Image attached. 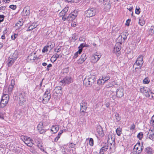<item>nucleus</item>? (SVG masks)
I'll list each match as a JSON object with an SVG mask.
<instances>
[{
	"instance_id": "nucleus-34",
	"label": "nucleus",
	"mask_w": 154,
	"mask_h": 154,
	"mask_svg": "<svg viewBox=\"0 0 154 154\" xmlns=\"http://www.w3.org/2000/svg\"><path fill=\"white\" fill-rule=\"evenodd\" d=\"M149 35H152L154 33V26H151L149 29Z\"/></svg>"
},
{
	"instance_id": "nucleus-38",
	"label": "nucleus",
	"mask_w": 154,
	"mask_h": 154,
	"mask_svg": "<svg viewBox=\"0 0 154 154\" xmlns=\"http://www.w3.org/2000/svg\"><path fill=\"white\" fill-rule=\"evenodd\" d=\"M18 56L17 52V51H15L13 54L12 55H11L10 57H12V58H13L14 60H16L18 57Z\"/></svg>"
},
{
	"instance_id": "nucleus-56",
	"label": "nucleus",
	"mask_w": 154,
	"mask_h": 154,
	"mask_svg": "<svg viewBox=\"0 0 154 154\" xmlns=\"http://www.w3.org/2000/svg\"><path fill=\"white\" fill-rule=\"evenodd\" d=\"M76 145V144H73L72 143H70L69 144V146L71 148H74Z\"/></svg>"
},
{
	"instance_id": "nucleus-16",
	"label": "nucleus",
	"mask_w": 154,
	"mask_h": 154,
	"mask_svg": "<svg viewBox=\"0 0 154 154\" xmlns=\"http://www.w3.org/2000/svg\"><path fill=\"white\" fill-rule=\"evenodd\" d=\"M101 57V55L100 53L96 52L92 57V60L94 61V62H96L99 60Z\"/></svg>"
},
{
	"instance_id": "nucleus-28",
	"label": "nucleus",
	"mask_w": 154,
	"mask_h": 154,
	"mask_svg": "<svg viewBox=\"0 0 154 154\" xmlns=\"http://www.w3.org/2000/svg\"><path fill=\"white\" fill-rule=\"evenodd\" d=\"M145 151L148 154H152L154 153V150L149 147L146 148L145 149Z\"/></svg>"
},
{
	"instance_id": "nucleus-27",
	"label": "nucleus",
	"mask_w": 154,
	"mask_h": 154,
	"mask_svg": "<svg viewBox=\"0 0 154 154\" xmlns=\"http://www.w3.org/2000/svg\"><path fill=\"white\" fill-rule=\"evenodd\" d=\"M38 24L36 23H33L29 27L27 31H31L36 28Z\"/></svg>"
},
{
	"instance_id": "nucleus-29",
	"label": "nucleus",
	"mask_w": 154,
	"mask_h": 154,
	"mask_svg": "<svg viewBox=\"0 0 154 154\" xmlns=\"http://www.w3.org/2000/svg\"><path fill=\"white\" fill-rule=\"evenodd\" d=\"M81 110H86L87 107V104L84 101H82L80 104Z\"/></svg>"
},
{
	"instance_id": "nucleus-19",
	"label": "nucleus",
	"mask_w": 154,
	"mask_h": 154,
	"mask_svg": "<svg viewBox=\"0 0 154 154\" xmlns=\"http://www.w3.org/2000/svg\"><path fill=\"white\" fill-rule=\"evenodd\" d=\"M77 16V11L76 12L75 11L73 12L72 13H71L68 16V18H69V20L72 21L75 19Z\"/></svg>"
},
{
	"instance_id": "nucleus-51",
	"label": "nucleus",
	"mask_w": 154,
	"mask_h": 154,
	"mask_svg": "<svg viewBox=\"0 0 154 154\" xmlns=\"http://www.w3.org/2000/svg\"><path fill=\"white\" fill-rule=\"evenodd\" d=\"M9 8L13 10H15L17 8V6L16 5H10Z\"/></svg>"
},
{
	"instance_id": "nucleus-24",
	"label": "nucleus",
	"mask_w": 154,
	"mask_h": 154,
	"mask_svg": "<svg viewBox=\"0 0 154 154\" xmlns=\"http://www.w3.org/2000/svg\"><path fill=\"white\" fill-rule=\"evenodd\" d=\"M150 128L149 131V139L153 140L154 139V128L152 129Z\"/></svg>"
},
{
	"instance_id": "nucleus-14",
	"label": "nucleus",
	"mask_w": 154,
	"mask_h": 154,
	"mask_svg": "<svg viewBox=\"0 0 154 154\" xmlns=\"http://www.w3.org/2000/svg\"><path fill=\"white\" fill-rule=\"evenodd\" d=\"M142 146H140V143H137L134 146V149L135 151L136 150V152L139 154L142 150Z\"/></svg>"
},
{
	"instance_id": "nucleus-36",
	"label": "nucleus",
	"mask_w": 154,
	"mask_h": 154,
	"mask_svg": "<svg viewBox=\"0 0 154 154\" xmlns=\"http://www.w3.org/2000/svg\"><path fill=\"white\" fill-rule=\"evenodd\" d=\"M47 46L48 48H50V49H52L54 47V45L51 42H48L47 44Z\"/></svg>"
},
{
	"instance_id": "nucleus-22",
	"label": "nucleus",
	"mask_w": 154,
	"mask_h": 154,
	"mask_svg": "<svg viewBox=\"0 0 154 154\" xmlns=\"http://www.w3.org/2000/svg\"><path fill=\"white\" fill-rule=\"evenodd\" d=\"M14 81L12 80L11 81V85H9L8 88L7 93L6 94H11L12 91L13 90V88L14 86Z\"/></svg>"
},
{
	"instance_id": "nucleus-62",
	"label": "nucleus",
	"mask_w": 154,
	"mask_h": 154,
	"mask_svg": "<svg viewBox=\"0 0 154 154\" xmlns=\"http://www.w3.org/2000/svg\"><path fill=\"white\" fill-rule=\"evenodd\" d=\"M127 9L128 10H129L130 11H131L133 9V7L130 5L128 6V8H127Z\"/></svg>"
},
{
	"instance_id": "nucleus-58",
	"label": "nucleus",
	"mask_w": 154,
	"mask_h": 154,
	"mask_svg": "<svg viewBox=\"0 0 154 154\" xmlns=\"http://www.w3.org/2000/svg\"><path fill=\"white\" fill-rule=\"evenodd\" d=\"M62 19L64 21L66 20H69V18H68V16H64L62 17Z\"/></svg>"
},
{
	"instance_id": "nucleus-2",
	"label": "nucleus",
	"mask_w": 154,
	"mask_h": 154,
	"mask_svg": "<svg viewBox=\"0 0 154 154\" xmlns=\"http://www.w3.org/2000/svg\"><path fill=\"white\" fill-rule=\"evenodd\" d=\"M9 100L8 95L7 94H4L3 95L0 103V108H3L5 107Z\"/></svg>"
},
{
	"instance_id": "nucleus-26",
	"label": "nucleus",
	"mask_w": 154,
	"mask_h": 154,
	"mask_svg": "<svg viewBox=\"0 0 154 154\" xmlns=\"http://www.w3.org/2000/svg\"><path fill=\"white\" fill-rule=\"evenodd\" d=\"M15 60L12 58V57H9L8 61V66H11L14 63Z\"/></svg>"
},
{
	"instance_id": "nucleus-49",
	"label": "nucleus",
	"mask_w": 154,
	"mask_h": 154,
	"mask_svg": "<svg viewBox=\"0 0 154 154\" xmlns=\"http://www.w3.org/2000/svg\"><path fill=\"white\" fill-rule=\"evenodd\" d=\"M48 48L47 46L44 47L42 50V52L43 53H45L48 51Z\"/></svg>"
},
{
	"instance_id": "nucleus-11",
	"label": "nucleus",
	"mask_w": 154,
	"mask_h": 154,
	"mask_svg": "<svg viewBox=\"0 0 154 154\" xmlns=\"http://www.w3.org/2000/svg\"><path fill=\"white\" fill-rule=\"evenodd\" d=\"M140 92L144 94L146 97H149L150 96V95L149 94V91L150 90L147 87H142L140 88Z\"/></svg>"
},
{
	"instance_id": "nucleus-3",
	"label": "nucleus",
	"mask_w": 154,
	"mask_h": 154,
	"mask_svg": "<svg viewBox=\"0 0 154 154\" xmlns=\"http://www.w3.org/2000/svg\"><path fill=\"white\" fill-rule=\"evenodd\" d=\"M18 94L19 97V103L22 105L27 100L26 93L23 91H21Z\"/></svg>"
},
{
	"instance_id": "nucleus-32",
	"label": "nucleus",
	"mask_w": 154,
	"mask_h": 154,
	"mask_svg": "<svg viewBox=\"0 0 154 154\" xmlns=\"http://www.w3.org/2000/svg\"><path fill=\"white\" fill-rule=\"evenodd\" d=\"M36 143L37 144V145L38 147L42 151H44V148L43 147L42 143V142L41 141H37L36 142Z\"/></svg>"
},
{
	"instance_id": "nucleus-20",
	"label": "nucleus",
	"mask_w": 154,
	"mask_h": 154,
	"mask_svg": "<svg viewBox=\"0 0 154 154\" xmlns=\"http://www.w3.org/2000/svg\"><path fill=\"white\" fill-rule=\"evenodd\" d=\"M86 58V54H83L80 58L77 61V63L78 64H82L85 61Z\"/></svg>"
},
{
	"instance_id": "nucleus-39",
	"label": "nucleus",
	"mask_w": 154,
	"mask_h": 154,
	"mask_svg": "<svg viewBox=\"0 0 154 154\" xmlns=\"http://www.w3.org/2000/svg\"><path fill=\"white\" fill-rule=\"evenodd\" d=\"M116 132L118 136H120L122 133V129L119 127L116 129Z\"/></svg>"
},
{
	"instance_id": "nucleus-35",
	"label": "nucleus",
	"mask_w": 154,
	"mask_h": 154,
	"mask_svg": "<svg viewBox=\"0 0 154 154\" xmlns=\"http://www.w3.org/2000/svg\"><path fill=\"white\" fill-rule=\"evenodd\" d=\"M82 52V49H79L78 51H77V52H76V53H75L74 54L73 58L74 59L76 58L78 56V54H80Z\"/></svg>"
},
{
	"instance_id": "nucleus-53",
	"label": "nucleus",
	"mask_w": 154,
	"mask_h": 154,
	"mask_svg": "<svg viewBox=\"0 0 154 154\" xmlns=\"http://www.w3.org/2000/svg\"><path fill=\"white\" fill-rule=\"evenodd\" d=\"M4 16L3 15H0V22L3 21L4 20Z\"/></svg>"
},
{
	"instance_id": "nucleus-4",
	"label": "nucleus",
	"mask_w": 154,
	"mask_h": 154,
	"mask_svg": "<svg viewBox=\"0 0 154 154\" xmlns=\"http://www.w3.org/2000/svg\"><path fill=\"white\" fill-rule=\"evenodd\" d=\"M51 97V94L49 92V90H47L44 94L42 99L40 98V99L42 100V101L43 103L44 104H46L49 100Z\"/></svg>"
},
{
	"instance_id": "nucleus-64",
	"label": "nucleus",
	"mask_w": 154,
	"mask_h": 154,
	"mask_svg": "<svg viewBox=\"0 0 154 154\" xmlns=\"http://www.w3.org/2000/svg\"><path fill=\"white\" fill-rule=\"evenodd\" d=\"M149 93L150 95L151 94V97L153 99H154V94L152 93V92L150 91H149Z\"/></svg>"
},
{
	"instance_id": "nucleus-15",
	"label": "nucleus",
	"mask_w": 154,
	"mask_h": 154,
	"mask_svg": "<svg viewBox=\"0 0 154 154\" xmlns=\"http://www.w3.org/2000/svg\"><path fill=\"white\" fill-rule=\"evenodd\" d=\"M97 132L99 136L101 137H103L104 135L102 128L100 125L97 126Z\"/></svg>"
},
{
	"instance_id": "nucleus-30",
	"label": "nucleus",
	"mask_w": 154,
	"mask_h": 154,
	"mask_svg": "<svg viewBox=\"0 0 154 154\" xmlns=\"http://www.w3.org/2000/svg\"><path fill=\"white\" fill-rule=\"evenodd\" d=\"M59 126L57 125L53 126L51 128V131L53 133H55L59 130Z\"/></svg>"
},
{
	"instance_id": "nucleus-57",
	"label": "nucleus",
	"mask_w": 154,
	"mask_h": 154,
	"mask_svg": "<svg viewBox=\"0 0 154 154\" xmlns=\"http://www.w3.org/2000/svg\"><path fill=\"white\" fill-rule=\"evenodd\" d=\"M60 136L58 134L57 136L54 139V141L57 142L58 140V139L60 138Z\"/></svg>"
},
{
	"instance_id": "nucleus-59",
	"label": "nucleus",
	"mask_w": 154,
	"mask_h": 154,
	"mask_svg": "<svg viewBox=\"0 0 154 154\" xmlns=\"http://www.w3.org/2000/svg\"><path fill=\"white\" fill-rule=\"evenodd\" d=\"M52 66V65L51 64H49L47 66V68H46V70L48 71L49 70V67H51Z\"/></svg>"
},
{
	"instance_id": "nucleus-54",
	"label": "nucleus",
	"mask_w": 154,
	"mask_h": 154,
	"mask_svg": "<svg viewBox=\"0 0 154 154\" xmlns=\"http://www.w3.org/2000/svg\"><path fill=\"white\" fill-rule=\"evenodd\" d=\"M68 10V7H65L62 10L66 14Z\"/></svg>"
},
{
	"instance_id": "nucleus-7",
	"label": "nucleus",
	"mask_w": 154,
	"mask_h": 154,
	"mask_svg": "<svg viewBox=\"0 0 154 154\" xmlns=\"http://www.w3.org/2000/svg\"><path fill=\"white\" fill-rule=\"evenodd\" d=\"M143 56L142 55H140L137 57V60L133 65V67L136 66H142L143 63Z\"/></svg>"
},
{
	"instance_id": "nucleus-37",
	"label": "nucleus",
	"mask_w": 154,
	"mask_h": 154,
	"mask_svg": "<svg viewBox=\"0 0 154 154\" xmlns=\"http://www.w3.org/2000/svg\"><path fill=\"white\" fill-rule=\"evenodd\" d=\"M142 66H139V67H135V69L133 70V72H137L138 73H140L141 72V67Z\"/></svg>"
},
{
	"instance_id": "nucleus-61",
	"label": "nucleus",
	"mask_w": 154,
	"mask_h": 154,
	"mask_svg": "<svg viewBox=\"0 0 154 154\" xmlns=\"http://www.w3.org/2000/svg\"><path fill=\"white\" fill-rule=\"evenodd\" d=\"M85 110H81L80 113L82 116H84L85 115Z\"/></svg>"
},
{
	"instance_id": "nucleus-33",
	"label": "nucleus",
	"mask_w": 154,
	"mask_h": 154,
	"mask_svg": "<svg viewBox=\"0 0 154 154\" xmlns=\"http://www.w3.org/2000/svg\"><path fill=\"white\" fill-rule=\"evenodd\" d=\"M60 57V55L59 54H57V53L51 57V61L52 62L53 61V62H54L59 57Z\"/></svg>"
},
{
	"instance_id": "nucleus-13",
	"label": "nucleus",
	"mask_w": 154,
	"mask_h": 154,
	"mask_svg": "<svg viewBox=\"0 0 154 154\" xmlns=\"http://www.w3.org/2000/svg\"><path fill=\"white\" fill-rule=\"evenodd\" d=\"M122 43L121 42H117L114 47L113 51L114 52L117 53L120 51L121 48L120 45L122 44Z\"/></svg>"
},
{
	"instance_id": "nucleus-43",
	"label": "nucleus",
	"mask_w": 154,
	"mask_h": 154,
	"mask_svg": "<svg viewBox=\"0 0 154 154\" xmlns=\"http://www.w3.org/2000/svg\"><path fill=\"white\" fill-rule=\"evenodd\" d=\"M23 24V23L22 21L19 20L16 24V25L18 27L21 26Z\"/></svg>"
},
{
	"instance_id": "nucleus-25",
	"label": "nucleus",
	"mask_w": 154,
	"mask_h": 154,
	"mask_svg": "<svg viewBox=\"0 0 154 154\" xmlns=\"http://www.w3.org/2000/svg\"><path fill=\"white\" fill-rule=\"evenodd\" d=\"M110 146L109 144H108V146H105L102 147L100 150V154H104V152L106 151L107 149H108V147L109 148Z\"/></svg>"
},
{
	"instance_id": "nucleus-9",
	"label": "nucleus",
	"mask_w": 154,
	"mask_h": 154,
	"mask_svg": "<svg viewBox=\"0 0 154 154\" xmlns=\"http://www.w3.org/2000/svg\"><path fill=\"white\" fill-rule=\"evenodd\" d=\"M110 77L109 75H104L100 77L97 80V83L99 85H102L104 84L106 81L109 80Z\"/></svg>"
},
{
	"instance_id": "nucleus-18",
	"label": "nucleus",
	"mask_w": 154,
	"mask_h": 154,
	"mask_svg": "<svg viewBox=\"0 0 154 154\" xmlns=\"http://www.w3.org/2000/svg\"><path fill=\"white\" fill-rule=\"evenodd\" d=\"M28 58L30 60H38V58L36 55L35 52H32L28 56Z\"/></svg>"
},
{
	"instance_id": "nucleus-44",
	"label": "nucleus",
	"mask_w": 154,
	"mask_h": 154,
	"mask_svg": "<svg viewBox=\"0 0 154 154\" xmlns=\"http://www.w3.org/2000/svg\"><path fill=\"white\" fill-rule=\"evenodd\" d=\"M89 144L90 146H93L94 145V140L92 138H90V139Z\"/></svg>"
},
{
	"instance_id": "nucleus-47",
	"label": "nucleus",
	"mask_w": 154,
	"mask_h": 154,
	"mask_svg": "<svg viewBox=\"0 0 154 154\" xmlns=\"http://www.w3.org/2000/svg\"><path fill=\"white\" fill-rule=\"evenodd\" d=\"M140 8L139 7H138V8H137V7H136L135 12V13L136 14H140Z\"/></svg>"
},
{
	"instance_id": "nucleus-40",
	"label": "nucleus",
	"mask_w": 154,
	"mask_h": 154,
	"mask_svg": "<svg viewBox=\"0 0 154 154\" xmlns=\"http://www.w3.org/2000/svg\"><path fill=\"white\" fill-rule=\"evenodd\" d=\"M137 138H138L139 140H141L142 138L143 137V134L142 132H140L139 133L137 136Z\"/></svg>"
},
{
	"instance_id": "nucleus-10",
	"label": "nucleus",
	"mask_w": 154,
	"mask_h": 154,
	"mask_svg": "<svg viewBox=\"0 0 154 154\" xmlns=\"http://www.w3.org/2000/svg\"><path fill=\"white\" fill-rule=\"evenodd\" d=\"M72 79L71 77L66 76L63 78V80L60 81V82L65 85L69 84L72 82Z\"/></svg>"
},
{
	"instance_id": "nucleus-46",
	"label": "nucleus",
	"mask_w": 154,
	"mask_h": 154,
	"mask_svg": "<svg viewBox=\"0 0 154 154\" xmlns=\"http://www.w3.org/2000/svg\"><path fill=\"white\" fill-rule=\"evenodd\" d=\"M139 23L140 25L142 26L145 24V21L141 19H140L139 21Z\"/></svg>"
},
{
	"instance_id": "nucleus-50",
	"label": "nucleus",
	"mask_w": 154,
	"mask_h": 154,
	"mask_svg": "<svg viewBox=\"0 0 154 154\" xmlns=\"http://www.w3.org/2000/svg\"><path fill=\"white\" fill-rule=\"evenodd\" d=\"M143 83L145 84H148L149 82V81L147 78H145L143 81Z\"/></svg>"
},
{
	"instance_id": "nucleus-5",
	"label": "nucleus",
	"mask_w": 154,
	"mask_h": 154,
	"mask_svg": "<svg viewBox=\"0 0 154 154\" xmlns=\"http://www.w3.org/2000/svg\"><path fill=\"white\" fill-rule=\"evenodd\" d=\"M21 138L27 146L29 147H32L33 145V141L30 137L24 136H22Z\"/></svg>"
},
{
	"instance_id": "nucleus-52",
	"label": "nucleus",
	"mask_w": 154,
	"mask_h": 154,
	"mask_svg": "<svg viewBox=\"0 0 154 154\" xmlns=\"http://www.w3.org/2000/svg\"><path fill=\"white\" fill-rule=\"evenodd\" d=\"M66 14L63 11H62L59 14V16L60 17L65 16Z\"/></svg>"
},
{
	"instance_id": "nucleus-8",
	"label": "nucleus",
	"mask_w": 154,
	"mask_h": 154,
	"mask_svg": "<svg viewBox=\"0 0 154 154\" xmlns=\"http://www.w3.org/2000/svg\"><path fill=\"white\" fill-rule=\"evenodd\" d=\"M114 141L115 138L114 136L112 137V135H109L107 140V142L108 143V144H109V146H110V149H111L114 147V144L115 143Z\"/></svg>"
},
{
	"instance_id": "nucleus-42",
	"label": "nucleus",
	"mask_w": 154,
	"mask_h": 154,
	"mask_svg": "<svg viewBox=\"0 0 154 154\" xmlns=\"http://www.w3.org/2000/svg\"><path fill=\"white\" fill-rule=\"evenodd\" d=\"M150 123L151 125L154 128V116L152 117Z\"/></svg>"
},
{
	"instance_id": "nucleus-55",
	"label": "nucleus",
	"mask_w": 154,
	"mask_h": 154,
	"mask_svg": "<svg viewBox=\"0 0 154 154\" xmlns=\"http://www.w3.org/2000/svg\"><path fill=\"white\" fill-rule=\"evenodd\" d=\"M85 44H82L80 45V46L79 47V49H82V48L83 47H85Z\"/></svg>"
},
{
	"instance_id": "nucleus-21",
	"label": "nucleus",
	"mask_w": 154,
	"mask_h": 154,
	"mask_svg": "<svg viewBox=\"0 0 154 154\" xmlns=\"http://www.w3.org/2000/svg\"><path fill=\"white\" fill-rule=\"evenodd\" d=\"M14 81L12 80L11 81V85H9L8 88L7 93L6 94H11L12 91L13 90V88L14 86Z\"/></svg>"
},
{
	"instance_id": "nucleus-1",
	"label": "nucleus",
	"mask_w": 154,
	"mask_h": 154,
	"mask_svg": "<svg viewBox=\"0 0 154 154\" xmlns=\"http://www.w3.org/2000/svg\"><path fill=\"white\" fill-rule=\"evenodd\" d=\"M96 80V78L95 75H90L88 78H86L84 79L83 84L87 87H90L94 83Z\"/></svg>"
},
{
	"instance_id": "nucleus-17",
	"label": "nucleus",
	"mask_w": 154,
	"mask_h": 154,
	"mask_svg": "<svg viewBox=\"0 0 154 154\" xmlns=\"http://www.w3.org/2000/svg\"><path fill=\"white\" fill-rule=\"evenodd\" d=\"M62 88L60 86H57L54 89V92L57 94V95L60 96L62 95Z\"/></svg>"
},
{
	"instance_id": "nucleus-45",
	"label": "nucleus",
	"mask_w": 154,
	"mask_h": 154,
	"mask_svg": "<svg viewBox=\"0 0 154 154\" xmlns=\"http://www.w3.org/2000/svg\"><path fill=\"white\" fill-rule=\"evenodd\" d=\"M100 1L101 2H102L103 4L106 5V3L108 2H110L109 1V0H100Z\"/></svg>"
},
{
	"instance_id": "nucleus-41",
	"label": "nucleus",
	"mask_w": 154,
	"mask_h": 154,
	"mask_svg": "<svg viewBox=\"0 0 154 154\" xmlns=\"http://www.w3.org/2000/svg\"><path fill=\"white\" fill-rule=\"evenodd\" d=\"M115 116L117 122H119L121 118L120 116H119V115L118 113H117L116 114Z\"/></svg>"
},
{
	"instance_id": "nucleus-23",
	"label": "nucleus",
	"mask_w": 154,
	"mask_h": 154,
	"mask_svg": "<svg viewBox=\"0 0 154 154\" xmlns=\"http://www.w3.org/2000/svg\"><path fill=\"white\" fill-rule=\"evenodd\" d=\"M123 91L121 88L118 89L116 92V96L119 98L121 97L123 95Z\"/></svg>"
},
{
	"instance_id": "nucleus-12",
	"label": "nucleus",
	"mask_w": 154,
	"mask_h": 154,
	"mask_svg": "<svg viewBox=\"0 0 154 154\" xmlns=\"http://www.w3.org/2000/svg\"><path fill=\"white\" fill-rule=\"evenodd\" d=\"M37 129L38 131L41 134H43L45 133L46 131L43 126V123L40 122L37 126Z\"/></svg>"
},
{
	"instance_id": "nucleus-6",
	"label": "nucleus",
	"mask_w": 154,
	"mask_h": 154,
	"mask_svg": "<svg viewBox=\"0 0 154 154\" xmlns=\"http://www.w3.org/2000/svg\"><path fill=\"white\" fill-rule=\"evenodd\" d=\"M85 14L87 17H91L94 16L96 13V8H92L87 10L85 11Z\"/></svg>"
},
{
	"instance_id": "nucleus-31",
	"label": "nucleus",
	"mask_w": 154,
	"mask_h": 154,
	"mask_svg": "<svg viewBox=\"0 0 154 154\" xmlns=\"http://www.w3.org/2000/svg\"><path fill=\"white\" fill-rule=\"evenodd\" d=\"M111 4V3L110 2H108V3H106V5L104 4L105 5L104 7L105 11L107 12L109 11L110 8Z\"/></svg>"
},
{
	"instance_id": "nucleus-48",
	"label": "nucleus",
	"mask_w": 154,
	"mask_h": 154,
	"mask_svg": "<svg viewBox=\"0 0 154 154\" xmlns=\"http://www.w3.org/2000/svg\"><path fill=\"white\" fill-rule=\"evenodd\" d=\"M69 71V70L68 68H65L63 69L62 72L63 73H67Z\"/></svg>"
},
{
	"instance_id": "nucleus-63",
	"label": "nucleus",
	"mask_w": 154,
	"mask_h": 154,
	"mask_svg": "<svg viewBox=\"0 0 154 154\" xmlns=\"http://www.w3.org/2000/svg\"><path fill=\"white\" fill-rule=\"evenodd\" d=\"M4 119V116H3V114L1 112H0V119Z\"/></svg>"
},
{
	"instance_id": "nucleus-60",
	"label": "nucleus",
	"mask_w": 154,
	"mask_h": 154,
	"mask_svg": "<svg viewBox=\"0 0 154 154\" xmlns=\"http://www.w3.org/2000/svg\"><path fill=\"white\" fill-rule=\"evenodd\" d=\"M131 20L129 19H128L126 21V25L128 26L129 25V23L130 22Z\"/></svg>"
}]
</instances>
